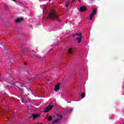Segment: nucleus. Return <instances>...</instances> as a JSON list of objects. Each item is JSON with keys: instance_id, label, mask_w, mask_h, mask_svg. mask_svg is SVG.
<instances>
[{"instance_id": "1", "label": "nucleus", "mask_w": 124, "mask_h": 124, "mask_svg": "<svg viewBox=\"0 0 124 124\" xmlns=\"http://www.w3.org/2000/svg\"><path fill=\"white\" fill-rule=\"evenodd\" d=\"M48 19H50L52 21H57V22H61V20L60 16L57 14V13L54 10L50 11V12L48 13L46 19L48 20Z\"/></svg>"}, {"instance_id": "2", "label": "nucleus", "mask_w": 124, "mask_h": 124, "mask_svg": "<svg viewBox=\"0 0 124 124\" xmlns=\"http://www.w3.org/2000/svg\"><path fill=\"white\" fill-rule=\"evenodd\" d=\"M76 35H78V36L77 38V40L78 41V43H80V42H81V40H82V34L80 32L75 34H74L73 37H74Z\"/></svg>"}, {"instance_id": "3", "label": "nucleus", "mask_w": 124, "mask_h": 124, "mask_svg": "<svg viewBox=\"0 0 124 124\" xmlns=\"http://www.w3.org/2000/svg\"><path fill=\"white\" fill-rule=\"evenodd\" d=\"M95 14H96V9H93L92 11L91 14L90 15V20H93V16L95 15Z\"/></svg>"}, {"instance_id": "4", "label": "nucleus", "mask_w": 124, "mask_h": 124, "mask_svg": "<svg viewBox=\"0 0 124 124\" xmlns=\"http://www.w3.org/2000/svg\"><path fill=\"white\" fill-rule=\"evenodd\" d=\"M53 108V106L49 105L46 107L45 110L44 111V113H47V112H49L50 110H52Z\"/></svg>"}, {"instance_id": "5", "label": "nucleus", "mask_w": 124, "mask_h": 124, "mask_svg": "<svg viewBox=\"0 0 124 124\" xmlns=\"http://www.w3.org/2000/svg\"><path fill=\"white\" fill-rule=\"evenodd\" d=\"M79 10L81 12H84L87 10V7L86 6L80 7Z\"/></svg>"}, {"instance_id": "6", "label": "nucleus", "mask_w": 124, "mask_h": 124, "mask_svg": "<svg viewBox=\"0 0 124 124\" xmlns=\"http://www.w3.org/2000/svg\"><path fill=\"white\" fill-rule=\"evenodd\" d=\"M40 116L37 114H33L32 116H30V118H32L33 120H35L37 118H39Z\"/></svg>"}, {"instance_id": "7", "label": "nucleus", "mask_w": 124, "mask_h": 124, "mask_svg": "<svg viewBox=\"0 0 124 124\" xmlns=\"http://www.w3.org/2000/svg\"><path fill=\"white\" fill-rule=\"evenodd\" d=\"M60 83H58L57 85H55V87L54 88V91L55 92H58V91L60 90Z\"/></svg>"}, {"instance_id": "8", "label": "nucleus", "mask_w": 124, "mask_h": 124, "mask_svg": "<svg viewBox=\"0 0 124 124\" xmlns=\"http://www.w3.org/2000/svg\"><path fill=\"white\" fill-rule=\"evenodd\" d=\"M23 20H24V19L23 18H17L16 20V23H20V22L23 21Z\"/></svg>"}, {"instance_id": "9", "label": "nucleus", "mask_w": 124, "mask_h": 124, "mask_svg": "<svg viewBox=\"0 0 124 124\" xmlns=\"http://www.w3.org/2000/svg\"><path fill=\"white\" fill-rule=\"evenodd\" d=\"M60 123H61V120H60V119H56L55 120H54V121H53L52 122V124H60Z\"/></svg>"}, {"instance_id": "10", "label": "nucleus", "mask_w": 124, "mask_h": 124, "mask_svg": "<svg viewBox=\"0 0 124 124\" xmlns=\"http://www.w3.org/2000/svg\"><path fill=\"white\" fill-rule=\"evenodd\" d=\"M56 116L58 117V120H60V121H62V116L60 114H57Z\"/></svg>"}, {"instance_id": "11", "label": "nucleus", "mask_w": 124, "mask_h": 124, "mask_svg": "<svg viewBox=\"0 0 124 124\" xmlns=\"http://www.w3.org/2000/svg\"><path fill=\"white\" fill-rule=\"evenodd\" d=\"M4 7L5 8L6 10L9 11V7H8V5L5 4L4 5Z\"/></svg>"}, {"instance_id": "12", "label": "nucleus", "mask_w": 124, "mask_h": 124, "mask_svg": "<svg viewBox=\"0 0 124 124\" xmlns=\"http://www.w3.org/2000/svg\"><path fill=\"white\" fill-rule=\"evenodd\" d=\"M69 1H70V0H67V1L66 2V7H68V6H69Z\"/></svg>"}, {"instance_id": "13", "label": "nucleus", "mask_w": 124, "mask_h": 124, "mask_svg": "<svg viewBox=\"0 0 124 124\" xmlns=\"http://www.w3.org/2000/svg\"><path fill=\"white\" fill-rule=\"evenodd\" d=\"M52 120H53V117L52 116H49L47 118V121H49V122L52 121Z\"/></svg>"}, {"instance_id": "14", "label": "nucleus", "mask_w": 124, "mask_h": 124, "mask_svg": "<svg viewBox=\"0 0 124 124\" xmlns=\"http://www.w3.org/2000/svg\"><path fill=\"white\" fill-rule=\"evenodd\" d=\"M85 97V93H81V98H84Z\"/></svg>"}, {"instance_id": "15", "label": "nucleus", "mask_w": 124, "mask_h": 124, "mask_svg": "<svg viewBox=\"0 0 124 124\" xmlns=\"http://www.w3.org/2000/svg\"><path fill=\"white\" fill-rule=\"evenodd\" d=\"M72 51V49L69 48V50H68L69 54H71Z\"/></svg>"}, {"instance_id": "16", "label": "nucleus", "mask_w": 124, "mask_h": 124, "mask_svg": "<svg viewBox=\"0 0 124 124\" xmlns=\"http://www.w3.org/2000/svg\"><path fill=\"white\" fill-rule=\"evenodd\" d=\"M21 104L22 105H24L25 104V102H24V99H23L22 100Z\"/></svg>"}, {"instance_id": "17", "label": "nucleus", "mask_w": 124, "mask_h": 124, "mask_svg": "<svg viewBox=\"0 0 124 124\" xmlns=\"http://www.w3.org/2000/svg\"><path fill=\"white\" fill-rule=\"evenodd\" d=\"M8 70H11V68L10 67H8Z\"/></svg>"}, {"instance_id": "18", "label": "nucleus", "mask_w": 124, "mask_h": 124, "mask_svg": "<svg viewBox=\"0 0 124 124\" xmlns=\"http://www.w3.org/2000/svg\"><path fill=\"white\" fill-rule=\"evenodd\" d=\"M24 51H25V50H24V49H21V52H24Z\"/></svg>"}, {"instance_id": "19", "label": "nucleus", "mask_w": 124, "mask_h": 124, "mask_svg": "<svg viewBox=\"0 0 124 124\" xmlns=\"http://www.w3.org/2000/svg\"><path fill=\"white\" fill-rule=\"evenodd\" d=\"M43 10V11H45V10H46V7L44 8Z\"/></svg>"}, {"instance_id": "20", "label": "nucleus", "mask_w": 124, "mask_h": 124, "mask_svg": "<svg viewBox=\"0 0 124 124\" xmlns=\"http://www.w3.org/2000/svg\"><path fill=\"white\" fill-rule=\"evenodd\" d=\"M19 90L20 91V92H23V89H21L20 88V89H19Z\"/></svg>"}, {"instance_id": "21", "label": "nucleus", "mask_w": 124, "mask_h": 124, "mask_svg": "<svg viewBox=\"0 0 124 124\" xmlns=\"http://www.w3.org/2000/svg\"><path fill=\"white\" fill-rule=\"evenodd\" d=\"M45 72H46V71L42 72V74H43L44 73H45Z\"/></svg>"}, {"instance_id": "22", "label": "nucleus", "mask_w": 124, "mask_h": 124, "mask_svg": "<svg viewBox=\"0 0 124 124\" xmlns=\"http://www.w3.org/2000/svg\"><path fill=\"white\" fill-rule=\"evenodd\" d=\"M24 64H27V62H24Z\"/></svg>"}, {"instance_id": "23", "label": "nucleus", "mask_w": 124, "mask_h": 124, "mask_svg": "<svg viewBox=\"0 0 124 124\" xmlns=\"http://www.w3.org/2000/svg\"><path fill=\"white\" fill-rule=\"evenodd\" d=\"M1 15H2L1 14H0V17L1 16Z\"/></svg>"}, {"instance_id": "24", "label": "nucleus", "mask_w": 124, "mask_h": 124, "mask_svg": "<svg viewBox=\"0 0 124 124\" xmlns=\"http://www.w3.org/2000/svg\"><path fill=\"white\" fill-rule=\"evenodd\" d=\"M78 0V1H79V2L81 1V0Z\"/></svg>"}, {"instance_id": "25", "label": "nucleus", "mask_w": 124, "mask_h": 124, "mask_svg": "<svg viewBox=\"0 0 124 124\" xmlns=\"http://www.w3.org/2000/svg\"><path fill=\"white\" fill-rule=\"evenodd\" d=\"M74 0H73V1H74Z\"/></svg>"}]
</instances>
